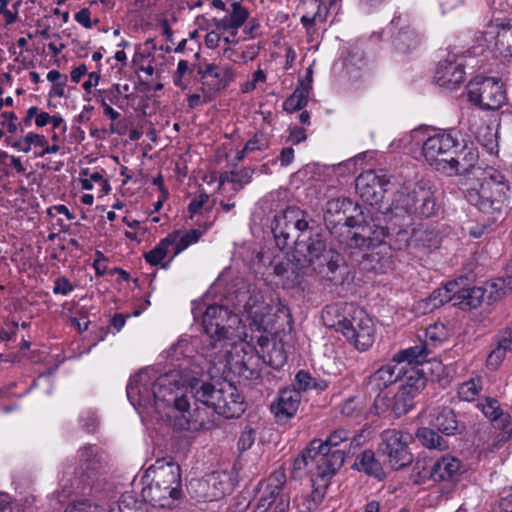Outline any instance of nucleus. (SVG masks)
I'll list each match as a JSON object with an SVG mask.
<instances>
[{"mask_svg":"<svg viewBox=\"0 0 512 512\" xmlns=\"http://www.w3.org/2000/svg\"><path fill=\"white\" fill-rule=\"evenodd\" d=\"M180 374L171 371L155 377L153 369L140 370L130 378L126 393L135 408H144L148 414L170 416L167 408L184 409L187 407L186 395L180 394Z\"/></svg>","mask_w":512,"mask_h":512,"instance_id":"1","label":"nucleus"},{"mask_svg":"<svg viewBox=\"0 0 512 512\" xmlns=\"http://www.w3.org/2000/svg\"><path fill=\"white\" fill-rule=\"evenodd\" d=\"M202 352L209 353L229 347L233 341L247 337L245 327L238 314L222 305H210L203 314Z\"/></svg>","mask_w":512,"mask_h":512,"instance_id":"2","label":"nucleus"},{"mask_svg":"<svg viewBox=\"0 0 512 512\" xmlns=\"http://www.w3.org/2000/svg\"><path fill=\"white\" fill-rule=\"evenodd\" d=\"M188 391L195 402L211 408L218 416L227 419L239 417L246 409L238 389L227 381H205L192 378L187 382Z\"/></svg>","mask_w":512,"mask_h":512,"instance_id":"3","label":"nucleus"},{"mask_svg":"<svg viewBox=\"0 0 512 512\" xmlns=\"http://www.w3.org/2000/svg\"><path fill=\"white\" fill-rule=\"evenodd\" d=\"M296 253L312 267L313 271L333 284H342L347 268L341 264L342 257L333 250L326 249V243L319 233L296 240Z\"/></svg>","mask_w":512,"mask_h":512,"instance_id":"4","label":"nucleus"},{"mask_svg":"<svg viewBox=\"0 0 512 512\" xmlns=\"http://www.w3.org/2000/svg\"><path fill=\"white\" fill-rule=\"evenodd\" d=\"M326 314L335 315L336 320L328 323L341 332L360 351H366L374 342L375 328L366 311L354 304L329 307Z\"/></svg>","mask_w":512,"mask_h":512,"instance_id":"5","label":"nucleus"},{"mask_svg":"<svg viewBox=\"0 0 512 512\" xmlns=\"http://www.w3.org/2000/svg\"><path fill=\"white\" fill-rule=\"evenodd\" d=\"M246 337L233 341L229 347L209 353L207 359L214 366H222L245 380L260 377L262 361L258 350L245 342Z\"/></svg>","mask_w":512,"mask_h":512,"instance_id":"6","label":"nucleus"},{"mask_svg":"<svg viewBox=\"0 0 512 512\" xmlns=\"http://www.w3.org/2000/svg\"><path fill=\"white\" fill-rule=\"evenodd\" d=\"M509 190L506 176L494 168H488L483 172L480 183L464 190V197L483 213L493 214L507 205Z\"/></svg>","mask_w":512,"mask_h":512,"instance_id":"7","label":"nucleus"},{"mask_svg":"<svg viewBox=\"0 0 512 512\" xmlns=\"http://www.w3.org/2000/svg\"><path fill=\"white\" fill-rule=\"evenodd\" d=\"M151 473L153 474L152 482L143 487L142 498L153 507L171 509L181 496L180 467L167 462L160 466L150 467L147 470L148 476Z\"/></svg>","mask_w":512,"mask_h":512,"instance_id":"8","label":"nucleus"},{"mask_svg":"<svg viewBox=\"0 0 512 512\" xmlns=\"http://www.w3.org/2000/svg\"><path fill=\"white\" fill-rule=\"evenodd\" d=\"M236 306L250 320V326L258 332H268L273 326L274 313L271 301H267L256 287L248 286L236 293Z\"/></svg>","mask_w":512,"mask_h":512,"instance_id":"9","label":"nucleus"},{"mask_svg":"<svg viewBox=\"0 0 512 512\" xmlns=\"http://www.w3.org/2000/svg\"><path fill=\"white\" fill-rule=\"evenodd\" d=\"M249 10L240 2L235 1L231 4V9L223 18L207 19L205 16L197 17L199 29L206 31L204 38L205 46L209 49H215L220 46L222 34L225 31L235 33L236 29H240L248 19Z\"/></svg>","mask_w":512,"mask_h":512,"instance_id":"10","label":"nucleus"},{"mask_svg":"<svg viewBox=\"0 0 512 512\" xmlns=\"http://www.w3.org/2000/svg\"><path fill=\"white\" fill-rule=\"evenodd\" d=\"M398 208L407 214H419L426 218L435 215L437 205L430 181L404 183L396 199V209Z\"/></svg>","mask_w":512,"mask_h":512,"instance_id":"11","label":"nucleus"},{"mask_svg":"<svg viewBox=\"0 0 512 512\" xmlns=\"http://www.w3.org/2000/svg\"><path fill=\"white\" fill-rule=\"evenodd\" d=\"M467 96L483 110H498L506 103L503 84L494 77L476 76L467 85Z\"/></svg>","mask_w":512,"mask_h":512,"instance_id":"12","label":"nucleus"},{"mask_svg":"<svg viewBox=\"0 0 512 512\" xmlns=\"http://www.w3.org/2000/svg\"><path fill=\"white\" fill-rule=\"evenodd\" d=\"M459 145L458 131L438 130L424 141L422 152L426 161L443 173L442 163H448L449 158L457 152Z\"/></svg>","mask_w":512,"mask_h":512,"instance_id":"13","label":"nucleus"},{"mask_svg":"<svg viewBox=\"0 0 512 512\" xmlns=\"http://www.w3.org/2000/svg\"><path fill=\"white\" fill-rule=\"evenodd\" d=\"M286 483V474L278 469L259 484L258 503L255 512H268L270 508L277 512H286L289 507V498L283 492Z\"/></svg>","mask_w":512,"mask_h":512,"instance_id":"14","label":"nucleus"},{"mask_svg":"<svg viewBox=\"0 0 512 512\" xmlns=\"http://www.w3.org/2000/svg\"><path fill=\"white\" fill-rule=\"evenodd\" d=\"M397 185L396 178L388 176L384 170H367L356 178V190L363 201L370 205L377 204L383 192L392 190Z\"/></svg>","mask_w":512,"mask_h":512,"instance_id":"15","label":"nucleus"},{"mask_svg":"<svg viewBox=\"0 0 512 512\" xmlns=\"http://www.w3.org/2000/svg\"><path fill=\"white\" fill-rule=\"evenodd\" d=\"M309 227L305 212L296 206H288L274 216L272 232L279 247H284L293 232L304 233Z\"/></svg>","mask_w":512,"mask_h":512,"instance_id":"16","label":"nucleus"},{"mask_svg":"<svg viewBox=\"0 0 512 512\" xmlns=\"http://www.w3.org/2000/svg\"><path fill=\"white\" fill-rule=\"evenodd\" d=\"M380 438L379 451L387 456L393 469L398 470L412 462V455L407 447V439L402 432L396 429H387L381 433Z\"/></svg>","mask_w":512,"mask_h":512,"instance_id":"17","label":"nucleus"},{"mask_svg":"<svg viewBox=\"0 0 512 512\" xmlns=\"http://www.w3.org/2000/svg\"><path fill=\"white\" fill-rule=\"evenodd\" d=\"M387 29L391 33L392 44L399 53L410 52L421 43V36L411 27V17L408 13H396Z\"/></svg>","mask_w":512,"mask_h":512,"instance_id":"18","label":"nucleus"},{"mask_svg":"<svg viewBox=\"0 0 512 512\" xmlns=\"http://www.w3.org/2000/svg\"><path fill=\"white\" fill-rule=\"evenodd\" d=\"M187 407L184 409H176L181 413L176 417L175 426L181 430L190 432H199L202 430H209L216 424V413L207 408L206 406H196L190 410V403L186 398Z\"/></svg>","mask_w":512,"mask_h":512,"instance_id":"19","label":"nucleus"},{"mask_svg":"<svg viewBox=\"0 0 512 512\" xmlns=\"http://www.w3.org/2000/svg\"><path fill=\"white\" fill-rule=\"evenodd\" d=\"M484 39L501 55L512 58V19L492 20L484 32Z\"/></svg>","mask_w":512,"mask_h":512,"instance_id":"20","label":"nucleus"},{"mask_svg":"<svg viewBox=\"0 0 512 512\" xmlns=\"http://www.w3.org/2000/svg\"><path fill=\"white\" fill-rule=\"evenodd\" d=\"M100 468V457L97 449L92 445H85L78 450V467L76 474L78 478L74 479L71 487L75 490H81L86 485H90V480L95 476Z\"/></svg>","mask_w":512,"mask_h":512,"instance_id":"21","label":"nucleus"},{"mask_svg":"<svg viewBox=\"0 0 512 512\" xmlns=\"http://www.w3.org/2000/svg\"><path fill=\"white\" fill-rule=\"evenodd\" d=\"M314 450V472L321 479H329L343 466L345 453L341 449L330 450L321 443L320 448Z\"/></svg>","mask_w":512,"mask_h":512,"instance_id":"22","label":"nucleus"},{"mask_svg":"<svg viewBox=\"0 0 512 512\" xmlns=\"http://www.w3.org/2000/svg\"><path fill=\"white\" fill-rule=\"evenodd\" d=\"M413 406L414 397L399 388L392 397L387 394H378L374 399L373 410L376 415L390 412L398 418L406 414Z\"/></svg>","mask_w":512,"mask_h":512,"instance_id":"23","label":"nucleus"},{"mask_svg":"<svg viewBox=\"0 0 512 512\" xmlns=\"http://www.w3.org/2000/svg\"><path fill=\"white\" fill-rule=\"evenodd\" d=\"M351 232L348 245L350 247L369 249L375 247L390 237L391 226L366 225Z\"/></svg>","mask_w":512,"mask_h":512,"instance_id":"24","label":"nucleus"},{"mask_svg":"<svg viewBox=\"0 0 512 512\" xmlns=\"http://www.w3.org/2000/svg\"><path fill=\"white\" fill-rule=\"evenodd\" d=\"M203 86L210 92H219L225 89L234 80L235 72L231 66L218 67L207 64L198 70Z\"/></svg>","mask_w":512,"mask_h":512,"instance_id":"25","label":"nucleus"},{"mask_svg":"<svg viewBox=\"0 0 512 512\" xmlns=\"http://www.w3.org/2000/svg\"><path fill=\"white\" fill-rule=\"evenodd\" d=\"M434 78L439 86L446 87L448 89H456L465 79L463 65L462 63L457 62L453 55L438 63Z\"/></svg>","mask_w":512,"mask_h":512,"instance_id":"26","label":"nucleus"},{"mask_svg":"<svg viewBox=\"0 0 512 512\" xmlns=\"http://www.w3.org/2000/svg\"><path fill=\"white\" fill-rule=\"evenodd\" d=\"M259 354L262 364H267L273 369L282 368L287 361V354L281 341L275 338H269L268 335L261 334L258 337Z\"/></svg>","mask_w":512,"mask_h":512,"instance_id":"27","label":"nucleus"},{"mask_svg":"<svg viewBox=\"0 0 512 512\" xmlns=\"http://www.w3.org/2000/svg\"><path fill=\"white\" fill-rule=\"evenodd\" d=\"M404 366L391 362L381 366L364 380V385L371 392H379L400 380Z\"/></svg>","mask_w":512,"mask_h":512,"instance_id":"28","label":"nucleus"},{"mask_svg":"<svg viewBox=\"0 0 512 512\" xmlns=\"http://www.w3.org/2000/svg\"><path fill=\"white\" fill-rule=\"evenodd\" d=\"M478 158V151L475 148L464 146L449 158L448 163H442L443 173L448 176L467 174L477 165Z\"/></svg>","mask_w":512,"mask_h":512,"instance_id":"29","label":"nucleus"},{"mask_svg":"<svg viewBox=\"0 0 512 512\" xmlns=\"http://www.w3.org/2000/svg\"><path fill=\"white\" fill-rule=\"evenodd\" d=\"M477 407L492 422L495 428L502 430L508 438H512L510 415L503 412L498 400L486 397L478 402Z\"/></svg>","mask_w":512,"mask_h":512,"instance_id":"30","label":"nucleus"},{"mask_svg":"<svg viewBox=\"0 0 512 512\" xmlns=\"http://www.w3.org/2000/svg\"><path fill=\"white\" fill-rule=\"evenodd\" d=\"M357 210L356 204L348 198L331 199L326 204L325 221L334 225L352 226L353 215Z\"/></svg>","mask_w":512,"mask_h":512,"instance_id":"31","label":"nucleus"},{"mask_svg":"<svg viewBox=\"0 0 512 512\" xmlns=\"http://www.w3.org/2000/svg\"><path fill=\"white\" fill-rule=\"evenodd\" d=\"M301 394L293 388H285L280 391L277 402L271 405V410L279 420L291 418L298 410Z\"/></svg>","mask_w":512,"mask_h":512,"instance_id":"32","label":"nucleus"},{"mask_svg":"<svg viewBox=\"0 0 512 512\" xmlns=\"http://www.w3.org/2000/svg\"><path fill=\"white\" fill-rule=\"evenodd\" d=\"M461 470V462L452 456H442L431 467L430 477L436 482H452L457 479Z\"/></svg>","mask_w":512,"mask_h":512,"instance_id":"33","label":"nucleus"},{"mask_svg":"<svg viewBox=\"0 0 512 512\" xmlns=\"http://www.w3.org/2000/svg\"><path fill=\"white\" fill-rule=\"evenodd\" d=\"M495 348L486 359V366L490 370H497L508 353H512V333L509 330L500 331L494 338Z\"/></svg>","mask_w":512,"mask_h":512,"instance_id":"34","label":"nucleus"},{"mask_svg":"<svg viewBox=\"0 0 512 512\" xmlns=\"http://www.w3.org/2000/svg\"><path fill=\"white\" fill-rule=\"evenodd\" d=\"M458 288L456 281L448 282L444 287L434 290L429 297L421 300L418 303V309L423 313L432 312L434 309L440 307L444 303L454 300V291Z\"/></svg>","mask_w":512,"mask_h":512,"instance_id":"35","label":"nucleus"},{"mask_svg":"<svg viewBox=\"0 0 512 512\" xmlns=\"http://www.w3.org/2000/svg\"><path fill=\"white\" fill-rule=\"evenodd\" d=\"M312 89V70L308 68L306 79L301 81L291 96L283 103V108L287 112H295L306 106Z\"/></svg>","mask_w":512,"mask_h":512,"instance_id":"36","label":"nucleus"},{"mask_svg":"<svg viewBox=\"0 0 512 512\" xmlns=\"http://www.w3.org/2000/svg\"><path fill=\"white\" fill-rule=\"evenodd\" d=\"M321 440L314 439L310 442L309 446L299 455L293 463V468L291 471V475L294 479H301L307 474L311 473L315 475L314 472V450L320 448Z\"/></svg>","mask_w":512,"mask_h":512,"instance_id":"37","label":"nucleus"},{"mask_svg":"<svg viewBox=\"0 0 512 512\" xmlns=\"http://www.w3.org/2000/svg\"><path fill=\"white\" fill-rule=\"evenodd\" d=\"M486 290L482 287H469L455 289L453 305L461 309H475L479 307L484 299Z\"/></svg>","mask_w":512,"mask_h":512,"instance_id":"38","label":"nucleus"},{"mask_svg":"<svg viewBox=\"0 0 512 512\" xmlns=\"http://www.w3.org/2000/svg\"><path fill=\"white\" fill-rule=\"evenodd\" d=\"M353 468L369 476H373L378 480L385 478L382 465L376 459L375 453L372 450H365L358 455L353 464Z\"/></svg>","mask_w":512,"mask_h":512,"instance_id":"39","label":"nucleus"},{"mask_svg":"<svg viewBox=\"0 0 512 512\" xmlns=\"http://www.w3.org/2000/svg\"><path fill=\"white\" fill-rule=\"evenodd\" d=\"M431 354V350L428 349L427 345L421 343L413 347L399 351L393 357V362L399 365H420L428 361V356Z\"/></svg>","mask_w":512,"mask_h":512,"instance_id":"40","label":"nucleus"},{"mask_svg":"<svg viewBox=\"0 0 512 512\" xmlns=\"http://www.w3.org/2000/svg\"><path fill=\"white\" fill-rule=\"evenodd\" d=\"M173 241L174 236H167L160 240V242L153 249L144 253V258L146 262L149 263L151 266L160 265L161 268L168 269L173 257L171 256V258L164 263L162 261L170 254L172 250Z\"/></svg>","mask_w":512,"mask_h":512,"instance_id":"41","label":"nucleus"},{"mask_svg":"<svg viewBox=\"0 0 512 512\" xmlns=\"http://www.w3.org/2000/svg\"><path fill=\"white\" fill-rule=\"evenodd\" d=\"M402 384L400 389L409 392L414 398L424 389L427 383L425 374L414 367L409 370L404 366V372L401 375Z\"/></svg>","mask_w":512,"mask_h":512,"instance_id":"42","label":"nucleus"},{"mask_svg":"<svg viewBox=\"0 0 512 512\" xmlns=\"http://www.w3.org/2000/svg\"><path fill=\"white\" fill-rule=\"evenodd\" d=\"M432 425L445 435H454L458 430V421L453 410L442 408L432 420Z\"/></svg>","mask_w":512,"mask_h":512,"instance_id":"43","label":"nucleus"},{"mask_svg":"<svg viewBox=\"0 0 512 512\" xmlns=\"http://www.w3.org/2000/svg\"><path fill=\"white\" fill-rule=\"evenodd\" d=\"M476 139L486 151L493 155L498 153V132L497 128L490 125L481 126L476 132Z\"/></svg>","mask_w":512,"mask_h":512,"instance_id":"44","label":"nucleus"},{"mask_svg":"<svg viewBox=\"0 0 512 512\" xmlns=\"http://www.w3.org/2000/svg\"><path fill=\"white\" fill-rule=\"evenodd\" d=\"M295 388L300 391L319 390L323 391L328 387L327 381L313 377L309 372L300 370L295 376Z\"/></svg>","mask_w":512,"mask_h":512,"instance_id":"45","label":"nucleus"},{"mask_svg":"<svg viewBox=\"0 0 512 512\" xmlns=\"http://www.w3.org/2000/svg\"><path fill=\"white\" fill-rule=\"evenodd\" d=\"M168 236H174L172 245L173 254L172 257L177 256L190 245L196 243L202 236V231L199 229H192L180 235L178 232L169 234Z\"/></svg>","mask_w":512,"mask_h":512,"instance_id":"46","label":"nucleus"},{"mask_svg":"<svg viewBox=\"0 0 512 512\" xmlns=\"http://www.w3.org/2000/svg\"><path fill=\"white\" fill-rule=\"evenodd\" d=\"M448 336V329L443 323H433L426 328L424 345H427L428 349L432 351L433 348L447 340Z\"/></svg>","mask_w":512,"mask_h":512,"instance_id":"47","label":"nucleus"},{"mask_svg":"<svg viewBox=\"0 0 512 512\" xmlns=\"http://www.w3.org/2000/svg\"><path fill=\"white\" fill-rule=\"evenodd\" d=\"M389 244L395 250H403L408 247L410 238L412 236L411 231L403 226H398L396 222L391 223Z\"/></svg>","mask_w":512,"mask_h":512,"instance_id":"48","label":"nucleus"},{"mask_svg":"<svg viewBox=\"0 0 512 512\" xmlns=\"http://www.w3.org/2000/svg\"><path fill=\"white\" fill-rule=\"evenodd\" d=\"M416 436L421 443L428 448L443 450L447 447L443 438L430 428H419L416 432Z\"/></svg>","mask_w":512,"mask_h":512,"instance_id":"49","label":"nucleus"},{"mask_svg":"<svg viewBox=\"0 0 512 512\" xmlns=\"http://www.w3.org/2000/svg\"><path fill=\"white\" fill-rule=\"evenodd\" d=\"M484 289L489 293L488 298L492 301H496L502 298L508 291L512 290V276L495 279Z\"/></svg>","mask_w":512,"mask_h":512,"instance_id":"50","label":"nucleus"},{"mask_svg":"<svg viewBox=\"0 0 512 512\" xmlns=\"http://www.w3.org/2000/svg\"><path fill=\"white\" fill-rule=\"evenodd\" d=\"M480 378H472L458 387V396L463 401H473L481 391Z\"/></svg>","mask_w":512,"mask_h":512,"instance_id":"51","label":"nucleus"},{"mask_svg":"<svg viewBox=\"0 0 512 512\" xmlns=\"http://www.w3.org/2000/svg\"><path fill=\"white\" fill-rule=\"evenodd\" d=\"M322 498V493H317V497H311L307 494H302L295 497L294 505L298 512H312L321 503Z\"/></svg>","mask_w":512,"mask_h":512,"instance_id":"52","label":"nucleus"},{"mask_svg":"<svg viewBox=\"0 0 512 512\" xmlns=\"http://www.w3.org/2000/svg\"><path fill=\"white\" fill-rule=\"evenodd\" d=\"M350 436V432L343 428L335 429L325 441H322L323 445H326L328 451L336 450V447L339 446L344 441L348 440Z\"/></svg>","mask_w":512,"mask_h":512,"instance_id":"53","label":"nucleus"},{"mask_svg":"<svg viewBox=\"0 0 512 512\" xmlns=\"http://www.w3.org/2000/svg\"><path fill=\"white\" fill-rule=\"evenodd\" d=\"M363 411V402L359 397H351L347 399L343 405L341 412L343 415L354 418L358 417Z\"/></svg>","mask_w":512,"mask_h":512,"instance_id":"54","label":"nucleus"},{"mask_svg":"<svg viewBox=\"0 0 512 512\" xmlns=\"http://www.w3.org/2000/svg\"><path fill=\"white\" fill-rule=\"evenodd\" d=\"M269 147V141L264 134H255L251 139H249L245 146L244 152H255V151H264Z\"/></svg>","mask_w":512,"mask_h":512,"instance_id":"55","label":"nucleus"},{"mask_svg":"<svg viewBox=\"0 0 512 512\" xmlns=\"http://www.w3.org/2000/svg\"><path fill=\"white\" fill-rule=\"evenodd\" d=\"M256 431L251 426H245L238 439V449L241 452L247 451L255 442Z\"/></svg>","mask_w":512,"mask_h":512,"instance_id":"56","label":"nucleus"},{"mask_svg":"<svg viewBox=\"0 0 512 512\" xmlns=\"http://www.w3.org/2000/svg\"><path fill=\"white\" fill-rule=\"evenodd\" d=\"M265 81H266L265 72L262 69H258L251 75L250 79H248L246 82H244L241 85V91L243 93H250L256 89V87L259 83H264Z\"/></svg>","mask_w":512,"mask_h":512,"instance_id":"57","label":"nucleus"},{"mask_svg":"<svg viewBox=\"0 0 512 512\" xmlns=\"http://www.w3.org/2000/svg\"><path fill=\"white\" fill-rule=\"evenodd\" d=\"M233 172V178L232 184L238 185L239 187L235 190L238 191L239 189L243 188L245 185L250 183L252 179V175L254 170L250 168H242L238 171H232Z\"/></svg>","mask_w":512,"mask_h":512,"instance_id":"58","label":"nucleus"},{"mask_svg":"<svg viewBox=\"0 0 512 512\" xmlns=\"http://www.w3.org/2000/svg\"><path fill=\"white\" fill-rule=\"evenodd\" d=\"M73 290L74 285L65 276L58 277L54 280V294L66 296L70 294Z\"/></svg>","mask_w":512,"mask_h":512,"instance_id":"59","label":"nucleus"},{"mask_svg":"<svg viewBox=\"0 0 512 512\" xmlns=\"http://www.w3.org/2000/svg\"><path fill=\"white\" fill-rule=\"evenodd\" d=\"M25 145L23 148H20V151L24 153H28L31 150V145H35L38 147H42L46 145V137L43 135H39L33 132H29L24 137Z\"/></svg>","mask_w":512,"mask_h":512,"instance_id":"60","label":"nucleus"},{"mask_svg":"<svg viewBox=\"0 0 512 512\" xmlns=\"http://www.w3.org/2000/svg\"><path fill=\"white\" fill-rule=\"evenodd\" d=\"M102 177L103 175L98 171L92 172L89 176L87 171H83L80 179L81 186L84 190H91L93 189V183H99L102 181Z\"/></svg>","mask_w":512,"mask_h":512,"instance_id":"61","label":"nucleus"},{"mask_svg":"<svg viewBox=\"0 0 512 512\" xmlns=\"http://www.w3.org/2000/svg\"><path fill=\"white\" fill-rule=\"evenodd\" d=\"M242 27L243 33L249 39H254L259 35L260 23L257 18H250L249 15Z\"/></svg>","mask_w":512,"mask_h":512,"instance_id":"62","label":"nucleus"},{"mask_svg":"<svg viewBox=\"0 0 512 512\" xmlns=\"http://www.w3.org/2000/svg\"><path fill=\"white\" fill-rule=\"evenodd\" d=\"M91 12L88 8H82L75 14V20L86 29L92 28L93 24H98L99 19H95L94 22L90 18Z\"/></svg>","mask_w":512,"mask_h":512,"instance_id":"63","label":"nucleus"},{"mask_svg":"<svg viewBox=\"0 0 512 512\" xmlns=\"http://www.w3.org/2000/svg\"><path fill=\"white\" fill-rule=\"evenodd\" d=\"M313 5L315 6L316 11L312 13V16H315L316 22L324 23L328 15L327 6L320 0H314Z\"/></svg>","mask_w":512,"mask_h":512,"instance_id":"64","label":"nucleus"}]
</instances>
